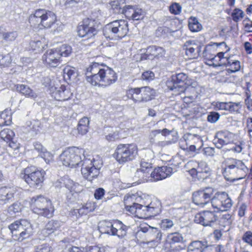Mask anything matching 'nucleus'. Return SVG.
<instances>
[{
    "label": "nucleus",
    "instance_id": "nucleus-1",
    "mask_svg": "<svg viewBox=\"0 0 252 252\" xmlns=\"http://www.w3.org/2000/svg\"><path fill=\"white\" fill-rule=\"evenodd\" d=\"M90 72V76L87 75L88 82L94 86L99 85L107 87L115 83L117 76L115 71L107 66H103L97 63H93L87 69V74Z\"/></svg>",
    "mask_w": 252,
    "mask_h": 252
},
{
    "label": "nucleus",
    "instance_id": "nucleus-2",
    "mask_svg": "<svg viewBox=\"0 0 252 252\" xmlns=\"http://www.w3.org/2000/svg\"><path fill=\"white\" fill-rule=\"evenodd\" d=\"M85 150L77 147L65 149L60 156V161L63 165L75 168L79 166L84 160Z\"/></svg>",
    "mask_w": 252,
    "mask_h": 252
},
{
    "label": "nucleus",
    "instance_id": "nucleus-3",
    "mask_svg": "<svg viewBox=\"0 0 252 252\" xmlns=\"http://www.w3.org/2000/svg\"><path fill=\"white\" fill-rule=\"evenodd\" d=\"M248 168L242 161L234 158L228 159L223 171V175L228 181L243 179L246 174Z\"/></svg>",
    "mask_w": 252,
    "mask_h": 252
},
{
    "label": "nucleus",
    "instance_id": "nucleus-4",
    "mask_svg": "<svg viewBox=\"0 0 252 252\" xmlns=\"http://www.w3.org/2000/svg\"><path fill=\"white\" fill-rule=\"evenodd\" d=\"M30 207L35 214L51 218L54 212V207L50 199L43 195L32 197L30 202Z\"/></svg>",
    "mask_w": 252,
    "mask_h": 252
},
{
    "label": "nucleus",
    "instance_id": "nucleus-5",
    "mask_svg": "<svg viewBox=\"0 0 252 252\" xmlns=\"http://www.w3.org/2000/svg\"><path fill=\"white\" fill-rule=\"evenodd\" d=\"M128 31V23L123 20H115L105 25L103 34L106 38L118 40L125 37Z\"/></svg>",
    "mask_w": 252,
    "mask_h": 252
},
{
    "label": "nucleus",
    "instance_id": "nucleus-6",
    "mask_svg": "<svg viewBox=\"0 0 252 252\" xmlns=\"http://www.w3.org/2000/svg\"><path fill=\"white\" fill-rule=\"evenodd\" d=\"M81 165V173L84 178L92 181L96 178L99 174V170L102 165V159L100 157L95 158L84 157Z\"/></svg>",
    "mask_w": 252,
    "mask_h": 252
},
{
    "label": "nucleus",
    "instance_id": "nucleus-7",
    "mask_svg": "<svg viewBox=\"0 0 252 252\" xmlns=\"http://www.w3.org/2000/svg\"><path fill=\"white\" fill-rule=\"evenodd\" d=\"M128 226L119 220H103L100 222L98 228L101 233L124 238L127 233Z\"/></svg>",
    "mask_w": 252,
    "mask_h": 252
},
{
    "label": "nucleus",
    "instance_id": "nucleus-8",
    "mask_svg": "<svg viewBox=\"0 0 252 252\" xmlns=\"http://www.w3.org/2000/svg\"><path fill=\"white\" fill-rule=\"evenodd\" d=\"M138 152L135 144H120L113 154V157L119 163H124L134 159Z\"/></svg>",
    "mask_w": 252,
    "mask_h": 252
},
{
    "label": "nucleus",
    "instance_id": "nucleus-9",
    "mask_svg": "<svg viewBox=\"0 0 252 252\" xmlns=\"http://www.w3.org/2000/svg\"><path fill=\"white\" fill-rule=\"evenodd\" d=\"M137 216L139 218H147L159 214L161 211V204L159 200L154 199L150 204L140 203L137 206Z\"/></svg>",
    "mask_w": 252,
    "mask_h": 252
},
{
    "label": "nucleus",
    "instance_id": "nucleus-10",
    "mask_svg": "<svg viewBox=\"0 0 252 252\" xmlns=\"http://www.w3.org/2000/svg\"><path fill=\"white\" fill-rule=\"evenodd\" d=\"M185 167L189 169L188 172L192 177H196L199 180L206 179L210 175L211 171L207 163L203 161H189Z\"/></svg>",
    "mask_w": 252,
    "mask_h": 252
},
{
    "label": "nucleus",
    "instance_id": "nucleus-11",
    "mask_svg": "<svg viewBox=\"0 0 252 252\" xmlns=\"http://www.w3.org/2000/svg\"><path fill=\"white\" fill-rule=\"evenodd\" d=\"M145 159H142L140 162V168H138L135 173V177L139 178L140 182H145L149 181L150 175L152 170V159H154L155 156L154 152L148 150L146 153Z\"/></svg>",
    "mask_w": 252,
    "mask_h": 252
},
{
    "label": "nucleus",
    "instance_id": "nucleus-12",
    "mask_svg": "<svg viewBox=\"0 0 252 252\" xmlns=\"http://www.w3.org/2000/svg\"><path fill=\"white\" fill-rule=\"evenodd\" d=\"M45 172L43 170H36L34 167H28L25 169L23 178L31 187L41 186Z\"/></svg>",
    "mask_w": 252,
    "mask_h": 252
},
{
    "label": "nucleus",
    "instance_id": "nucleus-13",
    "mask_svg": "<svg viewBox=\"0 0 252 252\" xmlns=\"http://www.w3.org/2000/svg\"><path fill=\"white\" fill-rule=\"evenodd\" d=\"M211 202L215 212L227 211L232 205L231 199L224 192L216 193Z\"/></svg>",
    "mask_w": 252,
    "mask_h": 252
},
{
    "label": "nucleus",
    "instance_id": "nucleus-14",
    "mask_svg": "<svg viewBox=\"0 0 252 252\" xmlns=\"http://www.w3.org/2000/svg\"><path fill=\"white\" fill-rule=\"evenodd\" d=\"M44 20L40 29H50L52 28V31L54 34L59 33L63 30L64 25L57 20V16L54 12L47 10Z\"/></svg>",
    "mask_w": 252,
    "mask_h": 252
},
{
    "label": "nucleus",
    "instance_id": "nucleus-15",
    "mask_svg": "<svg viewBox=\"0 0 252 252\" xmlns=\"http://www.w3.org/2000/svg\"><path fill=\"white\" fill-rule=\"evenodd\" d=\"M153 90L149 87L135 88L127 91L129 97L135 102L147 101L152 98Z\"/></svg>",
    "mask_w": 252,
    "mask_h": 252
},
{
    "label": "nucleus",
    "instance_id": "nucleus-16",
    "mask_svg": "<svg viewBox=\"0 0 252 252\" xmlns=\"http://www.w3.org/2000/svg\"><path fill=\"white\" fill-rule=\"evenodd\" d=\"M96 22L95 20L86 18L83 21V24L78 27V34L81 37H86L89 39L97 33V30L95 27Z\"/></svg>",
    "mask_w": 252,
    "mask_h": 252
},
{
    "label": "nucleus",
    "instance_id": "nucleus-17",
    "mask_svg": "<svg viewBox=\"0 0 252 252\" xmlns=\"http://www.w3.org/2000/svg\"><path fill=\"white\" fill-rule=\"evenodd\" d=\"M214 190L211 188H208L203 190L194 192L192 194L193 202L198 206L203 207L211 200Z\"/></svg>",
    "mask_w": 252,
    "mask_h": 252
},
{
    "label": "nucleus",
    "instance_id": "nucleus-18",
    "mask_svg": "<svg viewBox=\"0 0 252 252\" xmlns=\"http://www.w3.org/2000/svg\"><path fill=\"white\" fill-rule=\"evenodd\" d=\"M42 60L46 65L56 67L61 63V54L58 49H50L43 54Z\"/></svg>",
    "mask_w": 252,
    "mask_h": 252
},
{
    "label": "nucleus",
    "instance_id": "nucleus-19",
    "mask_svg": "<svg viewBox=\"0 0 252 252\" xmlns=\"http://www.w3.org/2000/svg\"><path fill=\"white\" fill-rule=\"evenodd\" d=\"M217 219V217L214 212L206 210L197 214L195 216L194 221L203 226H211Z\"/></svg>",
    "mask_w": 252,
    "mask_h": 252
},
{
    "label": "nucleus",
    "instance_id": "nucleus-20",
    "mask_svg": "<svg viewBox=\"0 0 252 252\" xmlns=\"http://www.w3.org/2000/svg\"><path fill=\"white\" fill-rule=\"evenodd\" d=\"M216 110H224L230 113H239L242 106L240 102L214 101L212 103Z\"/></svg>",
    "mask_w": 252,
    "mask_h": 252
},
{
    "label": "nucleus",
    "instance_id": "nucleus-21",
    "mask_svg": "<svg viewBox=\"0 0 252 252\" xmlns=\"http://www.w3.org/2000/svg\"><path fill=\"white\" fill-rule=\"evenodd\" d=\"M50 90L52 97L58 101L67 100L72 95L70 89L63 85L59 88L52 87Z\"/></svg>",
    "mask_w": 252,
    "mask_h": 252
},
{
    "label": "nucleus",
    "instance_id": "nucleus-22",
    "mask_svg": "<svg viewBox=\"0 0 252 252\" xmlns=\"http://www.w3.org/2000/svg\"><path fill=\"white\" fill-rule=\"evenodd\" d=\"M124 13L127 19L133 21L142 20L145 15V12L142 8L131 5L126 6Z\"/></svg>",
    "mask_w": 252,
    "mask_h": 252
},
{
    "label": "nucleus",
    "instance_id": "nucleus-23",
    "mask_svg": "<svg viewBox=\"0 0 252 252\" xmlns=\"http://www.w3.org/2000/svg\"><path fill=\"white\" fill-rule=\"evenodd\" d=\"M64 186L70 192H78L82 190V187L78 183H75L67 177H64L55 183V187L62 188Z\"/></svg>",
    "mask_w": 252,
    "mask_h": 252
},
{
    "label": "nucleus",
    "instance_id": "nucleus-24",
    "mask_svg": "<svg viewBox=\"0 0 252 252\" xmlns=\"http://www.w3.org/2000/svg\"><path fill=\"white\" fill-rule=\"evenodd\" d=\"M17 188L14 187L3 186L0 188V200L4 203H7L14 200L17 192Z\"/></svg>",
    "mask_w": 252,
    "mask_h": 252
},
{
    "label": "nucleus",
    "instance_id": "nucleus-25",
    "mask_svg": "<svg viewBox=\"0 0 252 252\" xmlns=\"http://www.w3.org/2000/svg\"><path fill=\"white\" fill-rule=\"evenodd\" d=\"M26 220L21 219L15 221L8 226L10 230L12 238L16 241L20 242V235H22Z\"/></svg>",
    "mask_w": 252,
    "mask_h": 252
},
{
    "label": "nucleus",
    "instance_id": "nucleus-26",
    "mask_svg": "<svg viewBox=\"0 0 252 252\" xmlns=\"http://www.w3.org/2000/svg\"><path fill=\"white\" fill-rule=\"evenodd\" d=\"M217 46L224 45L226 49L225 52H220L218 53L217 55L209 59V61L211 62V64L214 67L224 65L226 56L225 57V54L230 50V48L228 47L227 45L224 42L220 43H215Z\"/></svg>",
    "mask_w": 252,
    "mask_h": 252
},
{
    "label": "nucleus",
    "instance_id": "nucleus-27",
    "mask_svg": "<svg viewBox=\"0 0 252 252\" xmlns=\"http://www.w3.org/2000/svg\"><path fill=\"white\" fill-rule=\"evenodd\" d=\"M165 55L164 50L160 47L151 46L147 48L142 58L153 60L155 58L159 59L163 57Z\"/></svg>",
    "mask_w": 252,
    "mask_h": 252
},
{
    "label": "nucleus",
    "instance_id": "nucleus-28",
    "mask_svg": "<svg viewBox=\"0 0 252 252\" xmlns=\"http://www.w3.org/2000/svg\"><path fill=\"white\" fill-rule=\"evenodd\" d=\"M46 11L45 9H38L35 10L29 17V22L31 25L37 28H40Z\"/></svg>",
    "mask_w": 252,
    "mask_h": 252
},
{
    "label": "nucleus",
    "instance_id": "nucleus-29",
    "mask_svg": "<svg viewBox=\"0 0 252 252\" xmlns=\"http://www.w3.org/2000/svg\"><path fill=\"white\" fill-rule=\"evenodd\" d=\"M48 43V40L45 37L39 36L31 41L30 49L35 53H39L47 47Z\"/></svg>",
    "mask_w": 252,
    "mask_h": 252
},
{
    "label": "nucleus",
    "instance_id": "nucleus-30",
    "mask_svg": "<svg viewBox=\"0 0 252 252\" xmlns=\"http://www.w3.org/2000/svg\"><path fill=\"white\" fill-rule=\"evenodd\" d=\"M63 225V222L60 221L51 220L46 224L45 228L40 231L39 235H42L44 237H47L50 234L59 230Z\"/></svg>",
    "mask_w": 252,
    "mask_h": 252
},
{
    "label": "nucleus",
    "instance_id": "nucleus-31",
    "mask_svg": "<svg viewBox=\"0 0 252 252\" xmlns=\"http://www.w3.org/2000/svg\"><path fill=\"white\" fill-rule=\"evenodd\" d=\"M16 91L26 97L35 99L37 98V94L26 85L17 84L15 85Z\"/></svg>",
    "mask_w": 252,
    "mask_h": 252
},
{
    "label": "nucleus",
    "instance_id": "nucleus-32",
    "mask_svg": "<svg viewBox=\"0 0 252 252\" xmlns=\"http://www.w3.org/2000/svg\"><path fill=\"white\" fill-rule=\"evenodd\" d=\"M186 55L189 59L197 57L198 54V46L193 41H188L184 45Z\"/></svg>",
    "mask_w": 252,
    "mask_h": 252
},
{
    "label": "nucleus",
    "instance_id": "nucleus-33",
    "mask_svg": "<svg viewBox=\"0 0 252 252\" xmlns=\"http://www.w3.org/2000/svg\"><path fill=\"white\" fill-rule=\"evenodd\" d=\"M166 86L169 89L173 91L176 95L180 94L181 93L187 91L185 86L179 83L176 80H173V78L172 77L166 82Z\"/></svg>",
    "mask_w": 252,
    "mask_h": 252
},
{
    "label": "nucleus",
    "instance_id": "nucleus-34",
    "mask_svg": "<svg viewBox=\"0 0 252 252\" xmlns=\"http://www.w3.org/2000/svg\"><path fill=\"white\" fill-rule=\"evenodd\" d=\"M63 77L65 80L76 82L78 79V72L76 69L70 66H66L63 69Z\"/></svg>",
    "mask_w": 252,
    "mask_h": 252
},
{
    "label": "nucleus",
    "instance_id": "nucleus-35",
    "mask_svg": "<svg viewBox=\"0 0 252 252\" xmlns=\"http://www.w3.org/2000/svg\"><path fill=\"white\" fill-rule=\"evenodd\" d=\"M199 140V138L197 136L189 134L185 136L183 139L180 140V147L184 150H188L189 146L195 144L196 141Z\"/></svg>",
    "mask_w": 252,
    "mask_h": 252
},
{
    "label": "nucleus",
    "instance_id": "nucleus-36",
    "mask_svg": "<svg viewBox=\"0 0 252 252\" xmlns=\"http://www.w3.org/2000/svg\"><path fill=\"white\" fill-rule=\"evenodd\" d=\"M225 63V66L229 67L227 70L228 72H235L240 69V62L231 59L230 57H226Z\"/></svg>",
    "mask_w": 252,
    "mask_h": 252
},
{
    "label": "nucleus",
    "instance_id": "nucleus-37",
    "mask_svg": "<svg viewBox=\"0 0 252 252\" xmlns=\"http://www.w3.org/2000/svg\"><path fill=\"white\" fill-rule=\"evenodd\" d=\"M104 132L106 139L108 141H114L119 138V131L116 127H105Z\"/></svg>",
    "mask_w": 252,
    "mask_h": 252
},
{
    "label": "nucleus",
    "instance_id": "nucleus-38",
    "mask_svg": "<svg viewBox=\"0 0 252 252\" xmlns=\"http://www.w3.org/2000/svg\"><path fill=\"white\" fill-rule=\"evenodd\" d=\"M33 227L31 222L26 220L24 225L22 235H20V242H22L25 239H29L33 234Z\"/></svg>",
    "mask_w": 252,
    "mask_h": 252
},
{
    "label": "nucleus",
    "instance_id": "nucleus-39",
    "mask_svg": "<svg viewBox=\"0 0 252 252\" xmlns=\"http://www.w3.org/2000/svg\"><path fill=\"white\" fill-rule=\"evenodd\" d=\"M188 26L189 30L192 32H198L202 29V26L197 19L193 17L189 18Z\"/></svg>",
    "mask_w": 252,
    "mask_h": 252
},
{
    "label": "nucleus",
    "instance_id": "nucleus-40",
    "mask_svg": "<svg viewBox=\"0 0 252 252\" xmlns=\"http://www.w3.org/2000/svg\"><path fill=\"white\" fill-rule=\"evenodd\" d=\"M12 122L11 113L8 110H5L0 114V126H9Z\"/></svg>",
    "mask_w": 252,
    "mask_h": 252
},
{
    "label": "nucleus",
    "instance_id": "nucleus-41",
    "mask_svg": "<svg viewBox=\"0 0 252 252\" xmlns=\"http://www.w3.org/2000/svg\"><path fill=\"white\" fill-rule=\"evenodd\" d=\"M205 242L195 241L191 243L188 247V252H202Z\"/></svg>",
    "mask_w": 252,
    "mask_h": 252
},
{
    "label": "nucleus",
    "instance_id": "nucleus-42",
    "mask_svg": "<svg viewBox=\"0 0 252 252\" xmlns=\"http://www.w3.org/2000/svg\"><path fill=\"white\" fill-rule=\"evenodd\" d=\"M15 133L9 128H5L0 132V137L7 143L14 138Z\"/></svg>",
    "mask_w": 252,
    "mask_h": 252
},
{
    "label": "nucleus",
    "instance_id": "nucleus-43",
    "mask_svg": "<svg viewBox=\"0 0 252 252\" xmlns=\"http://www.w3.org/2000/svg\"><path fill=\"white\" fill-rule=\"evenodd\" d=\"M134 204H139L140 203H144V200L148 196L141 191H138L135 193H129Z\"/></svg>",
    "mask_w": 252,
    "mask_h": 252
},
{
    "label": "nucleus",
    "instance_id": "nucleus-44",
    "mask_svg": "<svg viewBox=\"0 0 252 252\" xmlns=\"http://www.w3.org/2000/svg\"><path fill=\"white\" fill-rule=\"evenodd\" d=\"M95 205L93 202H87L85 205H82V207L78 208L79 214L81 216L87 215L88 213L94 211L95 209Z\"/></svg>",
    "mask_w": 252,
    "mask_h": 252
},
{
    "label": "nucleus",
    "instance_id": "nucleus-45",
    "mask_svg": "<svg viewBox=\"0 0 252 252\" xmlns=\"http://www.w3.org/2000/svg\"><path fill=\"white\" fill-rule=\"evenodd\" d=\"M231 16L233 21L237 23L243 19L245 16V13L242 9L236 8L232 10Z\"/></svg>",
    "mask_w": 252,
    "mask_h": 252
},
{
    "label": "nucleus",
    "instance_id": "nucleus-46",
    "mask_svg": "<svg viewBox=\"0 0 252 252\" xmlns=\"http://www.w3.org/2000/svg\"><path fill=\"white\" fill-rule=\"evenodd\" d=\"M183 238L181 234L177 232L169 234L167 237V242L170 244L181 242Z\"/></svg>",
    "mask_w": 252,
    "mask_h": 252
},
{
    "label": "nucleus",
    "instance_id": "nucleus-47",
    "mask_svg": "<svg viewBox=\"0 0 252 252\" xmlns=\"http://www.w3.org/2000/svg\"><path fill=\"white\" fill-rule=\"evenodd\" d=\"M27 126L31 131L36 134L41 129V122L37 120H33L32 121L27 122Z\"/></svg>",
    "mask_w": 252,
    "mask_h": 252
},
{
    "label": "nucleus",
    "instance_id": "nucleus-48",
    "mask_svg": "<svg viewBox=\"0 0 252 252\" xmlns=\"http://www.w3.org/2000/svg\"><path fill=\"white\" fill-rule=\"evenodd\" d=\"M56 1L62 7L70 8L77 4L80 0H56Z\"/></svg>",
    "mask_w": 252,
    "mask_h": 252
},
{
    "label": "nucleus",
    "instance_id": "nucleus-49",
    "mask_svg": "<svg viewBox=\"0 0 252 252\" xmlns=\"http://www.w3.org/2000/svg\"><path fill=\"white\" fill-rule=\"evenodd\" d=\"M158 170L160 172V175L162 178V179L170 176L173 173L172 168L166 166L158 167Z\"/></svg>",
    "mask_w": 252,
    "mask_h": 252
},
{
    "label": "nucleus",
    "instance_id": "nucleus-50",
    "mask_svg": "<svg viewBox=\"0 0 252 252\" xmlns=\"http://www.w3.org/2000/svg\"><path fill=\"white\" fill-rule=\"evenodd\" d=\"M216 136L221 138L228 144L232 140V134L227 131H221L217 133Z\"/></svg>",
    "mask_w": 252,
    "mask_h": 252
},
{
    "label": "nucleus",
    "instance_id": "nucleus-51",
    "mask_svg": "<svg viewBox=\"0 0 252 252\" xmlns=\"http://www.w3.org/2000/svg\"><path fill=\"white\" fill-rule=\"evenodd\" d=\"M174 225L173 221L169 219H163L160 222V228L163 230H168Z\"/></svg>",
    "mask_w": 252,
    "mask_h": 252
},
{
    "label": "nucleus",
    "instance_id": "nucleus-52",
    "mask_svg": "<svg viewBox=\"0 0 252 252\" xmlns=\"http://www.w3.org/2000/svg\"><path fill=\"white\" fill-rule=\"evenodd\" d=\"M22 206L19 202H15L10 206L8 211L11 215H13L17 213H19L22 210Z\"/></svg>",
    "mask_w": 252,
    "mask_h": 252
},
{
    "label": "nucleus",
    "instance_id": "nucleus-53",
    "mask_svg": "<svg viewBox=\"0 0 252 252\" xmlns=\"http://www.w3.org/2000/svg\"><path fill=\"white\" fill-rule=\"evenodd\" d=\"M11 62V57L9 54L3 55L0 53V66H7Z\"/></svg>",
    "mask_w": 252,
    "mask_h": 252
},
{
    "label": "nucleus",
    "instance_id": "nucleus-54",
    "mask_svg": "<svg viewBox=\"0 0 252 252\" xmlns=\"http://www.w3.org/2000/svg\"><path fill=\"white\" fill-rule=\"evenodd\" d=\"M58 51L61 54V57L62 56L67 57L71 53L72 48L69 45L63 44L60 47V49L58 50Z\"/></svg>",
    "mask_w": 252,
    "mask_h": 252
},
{
    "label": "nucleus",
    "instance_id": "nucleus-55",
    "mask_svg": "<svg viewBox=\"0 0 252 252\" xmlns=\"http://www.w3.org/2000/svg\"><path fill=\"white\" fill-rule=\"evenodd\" d=\"M149 233H150V236H153V239L157 240L158 241L160 242L162 239V233L160 230L157 228L154 227L151 228V230Z\"/></svg>",
    "mask_w": 252,
    "mask_h": 252
},
{
    "label": "nucleus",
    "instance_id": "nucleus-56",
    "mask_svg": "<svg viewBox=\"0 0 252 252\" xmlns=\"http://www.w3.org/2000/svg\"><path fill=\"white\" fill-rule=\"evenodd\" d=\"M17 36L18 33L16 32H5L3 40L5 42H11L15 40Z\"/></svg>",
    "mask_w": 252,
    "mask_h": 252
},
{
    "label": "nucleus",
    "instance_id": "nucleus-57",
    "mask_svg": "<svg viewBox=\"0 0 252 252\" xmlns=\"http://www.w3.org/2000/svg\"><path fill=\"white\" fill-rule=\"evenodd\" d=\"M160 175L158 167L155 168L153 171L151 172L149 181H157L163 180Z\"/></svg>",
    "mask_w": 252,
    "mask_h": 252
},
{
    "label": "nucleus",
    "instance_id": "nucleus-58",
    "mask_svg": "<svg viewBox=\"0 0 252 252\" xmlns=\"http://www.w3.org/2000/svg\"><path fill=\"white\" fill-rule=\"evenodd\" d=\"M153 228L146 223L141 224L138 228L136 235L137 236L141 232L143 233L148 232V235H150L149 232L151 230V228Z\"/></svg>",
    "mask_w": 252,
    "mask_h": 252
},
{
    "label": "nucleus",
    "instance_id": "nucleus-59",
    "mask_svg": "<svg viewBox=\"0 0 252 252\" xmlns=\"http://www.w3.org/2000/svg\"><path fill=\"white\" fill-rule=\"evenodd\" d=\"M43 158L47 163H49L53 160V155L45 149L42 153L39 155Z\"/></svg>",
    "mask_w": 252,
    "mask_h": 252
},
{
    "label": "nucleus",
    "instance_id": "nucleus-60",
    "mask_svg": "<svg viewBox=\"0 0 252 252\" xmlns=\"http://www.w3.org/2000/svg\"><path fill=\"white\" fill-rule=\"evenodd\" d=\"M172 77L173 78V80H176L179 83L185 85V81L187 79V75L184 73H180L176 75L175 76L173 75Z\"/></svg>",
    "mask_w": 252,
    "mask_h": 252
},
{
    "label": "nucleus",
    "instance_id": "nucleus-61",
    "mask_svg": "<svg viewBox=\"0 0 252 252\" xmlns=\"http://www.w3.org/2000/svg\"><path fill=\"white\" fill-rule=\"evenodd\" d=\"M220 115L216 112H210L207 117V121L211 123L217 122L220 119Z\"/></svg>",
    "mask_w": 252,
    "mask_h": 252
},
{
    "label": "nucleus",
    "instance_id": "nucleus-62",
    "mask_svg": "<svg viewBox=\"0 0 252 252\" xmlns=\"http://www.w3.org/2000/svg\"><path fill=\"white\" fill-rule=\"evenodd\" d=\"M220 248L219 246H206V242H205V246H203L202 252H220Z\"/></svg>",
    "mask_w": 252,
    "mask_h": 252
},
{
    "label": "nucleus",
    "instance_id": "nucleus-63",
    "mask_svg": "<svg viewBox=\"0 0 252 252\" xmlns=\"http://www.w3.org/2000/svg\"><path fill=\"white\" fill-rule=\"evenodd\" d=\"M181 9L182 7L177 3H174L169 7L170 12L175 15L179 14L181 12Z\"/></svg>",
    "mask_w": 252,
    "mask_h": 252
},
{
    "label": "nucleus",
    "instance_id": "nucleus-64",
    "mask_svg": "<svg viewBox=\"0 0 252 252\" xmlns=\"http://www.w3.org/2000/svg\"><path fill=\"white\" fill-rule=\"evenodd\" d=\"M242 240L248 245L252 246V232L250 231L246 232L242 237Z\"/></svg>",
    "mask_w": 252,
    "mask_h": 252
}]
</instances>
